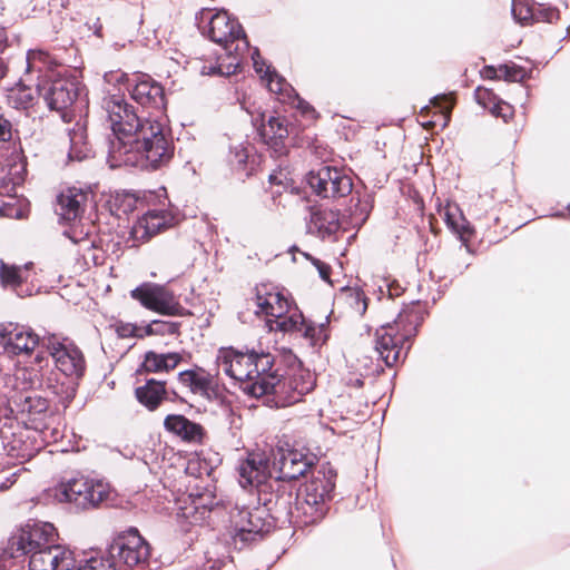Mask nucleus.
<instances>
[{
    "instance_id": "bf43d9fd",
    "label": "nucleus",
    "mask_w": 570,
    "mask_h": 570,
    "mask_svg": "<svg viewBox=\"0 0 570 570\" xmlns=\"http://www.w3.org/2000/svg\"><path fill=\"white\" fill-rule=\"evenodd\" d=\"M40 381L39 379L37 377V374H35V379H30V385L31 386H35L36 384H38Z\"/></svg>"
},
{
    "instance_id": "7ed1b4c3",
    "label": "nucleus",
    "mask_w": 570,
    "mask_h": 570,
    "mask_svg": "<svg viewBox=\"0 0 570 570\" xmlns=\"http://www.w3.org/2000/svg\"><path fill=\"white\" fill-rule=\"evenodd\" d=\"M216 364L219 371L238 382L243 392L253 397L265 396L266 389L272 386L274 357L269 353L222 347Z\"/></svg>"
},
{
    "instance_id": "2f4dec72",
    "label": "nucleus",
    "mask_w": 570,
    "mask_h": 570,
    "mask_svg": "<svg viewBox=\"0 0 570 570\" xmlns=\"http://www.w3.org/2000/svg\"><path fill=\"white\" fill-rule=\"evenodd\" d=\"M264 79L267 81V87L271 92H274L278 96V99L282 101H294L297 100V107L302 106V101L298 99L297 95L293 87L279 75L274 71H271Z\"/></svg>"
},
{
    "instance_id": "cd10ccee",
    "label": "nucleus",
    "mask_w": 570,
    "mask_h": 570,
    "mask_svg": "<svg viewBox=\"0 0 570 570\" xmlns=\"http://www.w3.org/2000/svg\"><path fill=\"white\" fill-rule=\"evenodd\" d=\"M165 383L149 380L144 386L136 389L138 401L149 410H155L165 397Z\"/></svg>"
},
{
    "instance_id": "f704fd0d",
    "label": "nucleus",
    "mask_w": 570,
    "mask_h": 570,
    "mask_svg": "<svg viewBox=\"0 0 570 570\" xmlns=\"http://www.w3.org/2000/svg\"><path fill=\"white\" fill-rule=\"evenodd\" d=\"M202 499L191 500L190 503L179 508V514L185 518L190 524H198L204 522L210 513V510L200 503Z\"/></svg>"
},
{
    "instance_id": "6e6d98bb",
    "label": "nucleus",
    "mask_w": 570,
    "mask_h": 570,
    "mask_svg": "<svg viewBox=\"0 0 570 570\" xmlns=\"http://www.w3.org/2000/svg\"><path fill=\"white\" fill-rule=\"evenodd\" d=\"M499 70L494 69L493 67H487L483 71V75L489 79H495L500 78L501 75H498Z\"/></svg>"
},
{
    "instance_id": "393cba45",
    "label": "nucleus",
    "mask_w": 570,
    "mask_h": 570,
    "mask_svg": "<svg viewBox=\"0 0 570 570\" xmlns=\"http://www.w3.org/2000/svg\"><path fill=\"white\" fill-rule=\"evenodd\" d=\"M179 383L190 393L203 397L209 396L212 377L202 368L187 370L178 374Z\"/></svg>"
},
{
    "instance_id": "aec40b11",
    "label": "nucleus",
    "mask_w": 570,
    "mask_h": 570,
    "mask_svg": "<svg viewBox=\"0 0 570 570\" xmlns=\"http://www.w3.org/2000/svg\"><path fill=\"white\" fill-rule=\"evenodd\" d=\"M259 135L264 142L277 155L286 154L285 139L288 136L286 120L279 116H269L268 120L259 127Z\"/></svg>"
},
{
    "instance_id": "72a5a7b5",
    "label": "nucleus",
    "mask_w": 570,
    "mask_h": 570,
    "mask_svg": "<svg viewBox=\"0 0 570 570\" xmlns=\"http://www.w3.org/2000/svg\"><path fill=\"white\" fill-rule=\"evenodd\" d=\"M31 264H26L23 267L16 265H8L4 262H0V279L4 287L16 288L23 281L27 279L26 272Z\"/></svg>"
},
{
    "instance_id": "a878e982",
    "label": "nucleus",
    "mask_w": 570,
    "mask_h": 570,
    "mask_svg": "<svg viewBox=\"0 0 570 570\" xmlns=\"http://www.w3.org/2000/svg\"><path fill=\"white\" fill-rule=\"evenodd\" d=\"M183 360V355L177 352L156 353L149 351L145 354L142 367L146 372H168L174 370Z\"/></svg>"
},
{
    "instance_id": "c9c22d12",
    "label": "nucleus",
    "mask_w": 570,
    "mask_h": 570,
    "mask_svg": "<svg viewBox=\"0 0 570 570\" xmlns=\"http://www.w3.org/2000/svg\"><path fill=\"white\" fill-rule=\"evenodd\" d=\"M9 99L16 105L17 108L27 109L33 104V90L24 85H18L10 90Z\"/></svg>"
},
{
    "instance_id": "dca6fc26",
    "label": "nucleus",
    "mask_w": 570,
    "mask_h": 570,
    "mask_svg": "<svg viewBox=\"0 0 570 570\" xmlns=\"http://www.w3.org/2000/svg\"><path fill=\"white\" fill-rule=\"evenodd\" d=\"M12 402L27 426L35 431L48 428V401L45 397L33 392H26L13 399Z\"/></svg>"
},
{
    "instance_id": "f03ea898",
    "label": "nucleus",
    "mask_w": 570,
    "mask_h": 570,
    "mask_svg": "<svg viewBox=\"0 0 570 570\" xmlns=\"http://www.w3.org/2000/svg\"><path fill=\"white\" fill-rule=\"evenodd\" d=\"M57 537L56 528L49 522L28 523L9 538L3 556H29V570H71L73 552L57 544Z\"/></svg>"
},
{
    "instance_id": "a211bd4d",
    "label": "nucleus",
    "mask_w": 570,
    "mask_h": 570,
    "mask_svg": "<svg viewBox=\"0 0 570 570\" xmlns=\"http://www.w3.org/2000/svg\"><path fill=\"white\" fill-rule=\"evenodd\" d=\"M239 484L246 489L248 487L259 488L266 481L274 476L269 466V460L265 453H249L248 456L238 465Z\"/></svg>"
},
{
    "instance_id": "2eb2a0df",
    "label": "nucleus",
    "mask_w": 570,
    "mask_h": 570,
    "mask_svg": "<svg viewBox=\"0 0 570 570\" xmlns=\"http://www.w3.org/2000/svg\"><path fill=\"white\" fill-rule=\"evenodd\" d=\"M131 297L154 312L166 315H178L181 306L175 295L164 286L145 283L131 291Z\"/></svg>"
},
{
    "instance_id": "8fccbe9b",
    "label": "nucleus",
    "mask_w": 570,
    "mask_h": 570,
    "mask_svg": "<svg viewBox=\"0 0 570 570\" xmlns=\"http://www.w3.org/2000/svg\"><path fill=\"white\" fill-rule=\"evenodd\" d=\"M540 17L547 22H553L559 18V12L554 8H547L539 11Z\"/></svg>"
},
{
    "instance_id": "4d7b16f0",
    "label": "nucleus",
    "mask_w": 570,
    "mask_h": 570,
    "mask_svg": "<svg viewBox=\"0 0 570 570\" xmlns=\"http://www.w3.org/2000/svg\"><path fill=\"white\" fill-rule=\"evenodd\" d=\"M236 156L238 158V163L239 164H245L246 163L247 154L245 153V150H242V151L237 153Z\"/></svg>"
},
{
    "instance_id": "7c9ffc66",
    "label": "nucleus",
    "mask_w": 570,
    "mask_h": 570,
    "mask_svg": "<svg viewBox=\"0 0 570 570\" xmlns=\"http://www.w3.org/2000/svg\"><path fill=\"white\" fill-rule=\"evenodd\" d=\"M336 299L347 305L352 313L358 316L364 315L367 309V298L358 287H343Z\"/></svg>"
},
{
    "instance_id": "4c0bfd02",
    "label": "nucleus",
    "mask_w": 570,
    "mask_h": 570,
    "mask_svg": "<svg viewBox=\"0 0 570 570\" xmlns=\"http://www.w3.org/2000/svg\"><path fill=\"white\" fill-rule=\"evenodd\" d=\"M474 97L476 102L483 108L488 109L491 112V107H494L499 102V98L487 88L478 87Z\"/></svg>"
},
{
    "instance_id": "5701e85b",
    "label": "nucleus",
    "mask_w": 570,
    "mask_h": 570,
    "mask_svg": "<svg viewBox=\"0 0 570 570\" xmlns=\"http://www.w3.org/2000/svg\"><path fill=\"white\" fill-rule=\"evenodd\" d=\"M164 425L167 431L177 435L185 442L202 443L205 438L204 428L180 414L167 415Z\"/></svg>"
},
{
    "instance_id": "4be33fe9",
    "label": "nucleus",
    "mask_w": 570,
    "mask_h": 570,
    "mask_svg": "<svg viewBox=\"0 0 570 570\" xmlns=\"http://www.w3.org/2000/svg\"><path fill=\"white\" fill-rule=\"evenodd\" d=\"M340 227L338 212L321 207L312 208L307 222L308 233L325 238L326 236L335 234Z\"/></svg>"
},
{
    "instance_id": "39448f33",
    "label": "nucleus",
    "mask_w": 570,
    "mask_h": 570,
    "mask_svg": "<svg viewBox=\"0 0 570 570\" xmlns=\"http://www.w3.org/2000/svg\"><path fill=\"white\" fill-rule=\"evenodd\" d=\"M208 37L223 47L229 59L227 63L219 62L210 72L223 76L234 75L242 63V57L249 50L242 26L226 11H219L210 18Z\"/></svg>"
},
{
    "instance_id": "9d476101",
    "label": "nucleus",
    "mask_w": 570,
    "mask_h": 570,
    "mask_svg": "<svg viewBox=\"0 0 570 570\" xmlns=\"http://www.w3.org/2000/svg\"><path fill=\"white\" fill-rule=\"evenodd\" d=\"M43 346L55 361L56 367L67 376L79 379L86 370V361L80 348L67 337L49 335L42 340Z\"/></svg>"
},
{
    "instance_id": "a18cd8bd",
    "label": "nucleus",
    "mask_w": 570,
    "mask_h": 570,
    "mask_svg": "<svg viewBox=\"0 0 570 570\" xmlns=\"http://www.w3.org/2000/svg\"><path fill=\"white\" fill-rule=\"evenodd\" d=\"M252 59H253V63H254V68H255V71L257 73L261 75V77L264 79L267 75H269L271 72V69H269V66H267L265 63V61H263L261 59V56H259V52L257 49L254 50L253 55H252Z\"/></svg>"
},
{
    "instance_id": "412c9836",
    "label": "nucleus",
    "mask_w": 570,
    "mask_h": 570,
    "mask_svg": "<svg viewBox=\"0 0 570 570\" xmlns=\"http://www.w3.org/2000/svg\"><path fill=\"white\" fill-rule=\"evenodd\" d=\"M131 97L141 106L150 107L157 110L165 107L163 87L146 75L141 76L137 83L134 86L131 90Z\"/></svg>"
},
{
    "instance_id": "bb28decb",
    "label": "nucleus",
    "mask_w": 570,
    "mask_h": 570,
    "mask_svg": "<svg viewBox=\"0 0 570 570\" xmlns=\"http://www.w3.org/2000/svg\"><path fill=\"white\" fill-rule=\"evenodd\" d=\"M287 379L291 380L292 387L295 392L289 397L287 396L288 402H299L302 397L309 393L315 386L314 375L305 368L292 370Z\"/></svg>"
},
{
    "instance_id": "f3484780",
    "label": "nucleus",
    "mask_w": 570,
    "mask_h": 570,
    "mask_svg": "<svg viewBox=\"0 0 570 570\" xmlns=\"http://www.w3.org/2000/svg\"><path fill=\"white\" fill-rule=\"evenodd\" d=\"M313 458L295 449H278L274 456L275 478L295 480L313 465Z\"/></svg>"
},
{
    "instance_id": "9b49d317",
    "label": "nucleus",
    "mask_w": 570,
    "mask_h": 570,
    "mask_svg": "<svg viewBox=\"0 0 570 570\" xmlns=\"http://www.w3.org/2000/svg\"><path fill=\"white\" fill-rule=\"evenodd\" d=\"M78 83L71 78L47 76V79L37 85V91L43 97L51 110L62 112L66 120L68 108L72 106L78 97Z\"/></svg>"
},
{
    "instance_id": "09e8293b",
    "label": "nucleus",
    "mask_w": 570,
    "mask_h": 570,
    "mask_svg": "<svg viewBox=\"0 0 570 570\" xmlns=\"http://www.w3.org/2000/svg\"><path fill=\"white\" fill-rule=\"evenodd\" d=\"M306 257L311 259L312 264L317 268L321 278L324 281H330V266L317 258L311 257L309 255H306Z\"/></svg>"
},
{
    "instance_id": "603ef678",
    "label": "nucleus",
    "mask_w": 570,
    "mask_h": 570,
    "mask_svg": "<svg viewBox=\"0 0 570 570\" xmlns=\"http://www.w3.org/2000/svg\"><path fill=\"white\" fill-rule=\"evenodd\" d=\"M156 335L155 322L147 324L145 327L137 326V337L142 338L145 336Z\"/></svg>"
},
{
    "instance_id": "de8ad7c7",
    "label": "nucleus",
    "mask_w": 570,
    "mask_h": 570,
    "mask_svg": "<svg viewBox=\"0 0 570 570\" xmlns=\"http://www.w3.org/2000/svg\"><path fill=\"white\" fill-rule=\"evenodd\" d=\"M12 137V125L0 114V141H8Z\"/></svg>"
},
{
    "instance_id": "6ab92c4d",
    "label": "nucleus",
    "mask_w": 570,
    "mask_h": 570,
    "mask_svg": "<svg viewBox=\"0 0 570 570\" xmlns=\"http://www.w3.org/2000/svg\"><path fill=\"white\" fill-rule=\"evenodd\" d=\"M174 215L167 209H151L139 218L131 228V237L137 242H146L164 228L174 224Z\"/></svg>"
},
{
    "instance_id": "49530a36",
    "label": "nucleus",
    "mask_w": 570,
    "mask_h": 570,
    "mask_svg": "<svg viewBox=\"0 0 570 570\" xmlns=\"http://www.w3.org/2000/svg\"><path fill=\"white\" fill-rule=\"evenodd\" d=\"M47 55L42 51H30L27 56L28 70L39 69L38 62L45 61Z\"/></svg>"
},
{
    "instance_id": "5fc2aeb1",
    "label": "nucleus",
    "mask_w": 570,
    "mask_h": 570,
    "mask_svg": "<svg viewBox=\"0 0 570 570\" xmlns=\"http://www.w3.org/2000/svg\"><path fill=\"white\" fill-rule=\"evenodd\" d=\"M63 235L67 236L75 244L86 239V236H77V232L73 228H71L70 230H66Z\"/></svg>"
},
{
    "instance_id": "680f3d73",
    "label": "nucleus",
    "mask_w": 570,
    "mask_h": 570,
    "mask_svg": "<svg viewBox=\"0 0 570 570\" xmlns=\"http://www.w3.org/2000/svg\"><path fill=\"white\" fill-rule=\"evenodd\" d=\"M6 569V564H2V557H0V570H4Z\"/></svg>"
},
{
    "instance_id": "3c124183",
    "label": "nucleus",
    "mask_w": 570,
    "mask_h": 570,
    "mask_svg": "<svg viewBox=\"0 0 570 570\" xmlns=\"http://www.w3.org/2000/svg\"><path fill=\"white\" fill-rule=\"evenodd\" d=\"M499 72L508 80H515L519 71L514 67L501 66Z\"/></svg>"
},
{
    "instance_id": "b1692460",
    "label": "nucleus",
    "mask_w": 570,
    "mask_h": 570,
    "mask_svg": "<svg viewBox=\"0 0 570 570\" xmlns=\"http://www.w3.org/2000/svg\"><path fill=\"white\" fill-rule=\"evenodd\" d=\"M87 194L77 188H68L57 198V214L65 220H75L83 212Z\"/></svg>"
},
{
    "instance_id": "13d9d810",
    "label": "nucleus",
    "mask_w": 570,
    "mask_h": 570,
    "mask_svg": "<svg viewBox=\"0 0 570 570\" xmlns=\"http://www.w3.org/2000/svg\"><path fill=\"white\" fill-rule=\"evenodd\" d=\"M6 75V67L3 62L0 60V78L4 77Z\"/></svg>"
},
{
    "instance_id": "f257e3e1",
    "label": "nucleus",
    "mask_w": 570,
    "mask_h": 570,
    "mask_svg": "<svg viewBox=\"0 0 570 570\" xmlns=\"http://www.w3.org/2000/svg\"><path fill=\"white\" fill-rule=\"evenodd\" d=\"M112 131L107 161L111 168L121 166L157 169L174 155V144L163 121L137 114L134 106L120 97L104 101Z\"/></svg>"
},
{
    "instance_id": "a19ab883",
    "label": "nucleus",
    "mask_w": 570,
    "mask_h": 570,
    "mask_svg": "<svg viewBox=\"0 0 570 570\" xmlns=\"http://www.w3.org/2000/svg\"><path fill=\"white\" fill-rule=\"evenodd\" d=\"M431 104H432L433 108H436L438 111L440 112V115L443 117V119H444L443 125H445L446 121L449 120V115H450V111L452 108L451 98L446 95L435 96L431 100Z\"/></svg>"
},
{
    "instance_id": "473e14b6",
    "label": "nucleus",
    "mask_w": 570,
    "mask_h": 570,
    "mask_svg": "<svg viewBox=\"0 0 570 570\" xmlns=\"http://www.w3.org/2000/svg\"><path fill=\"white\" fill-rule=\"evenodd\" d=\"M271 377L273 379L271 382L272 386L266 389L265 395L273 394L275 396L276 404L279 406H288L294 404L295 402L287 401V396L289 397L295 393L292 387L291 380H281L273 371H271Z\"/></svg>"
},
{
    "instance_id": "0e129e2a",
    "label": "nucleus",
    "mask_w": 570,
    "mask_h": 570,
    "mask_svg": "<svg viewBox=\"0 0 570 570\" xmlns=\"http://www.w3.org/2000/svg\"><path fill=\"white\" fill-rule=\"evenodd\" d=\"M36 361H37V362H40V361H41V357L38 355V356L36 357Z\"/></svg>"
},
{
    "instance_id": "e2e57ef3",
    "label": "nucleus",
    "mask_w": 570,
    "mask_h": 570,
    "mask_svg": "<svg viewBox=\"0 0 570 570\" xmlns=\"http://www.w3.org/2000/svg\"><path fill=\"white\" fill-rule=\"evenodd\" d=\"M426 110H429V107H423V109L421 110V114H423Z\"/></svg>"
},
{
    "instance_id": "4468645a",
    "label": "nucleus",
    "mask_w": 570,
    "mask_h": 570,
    "mask_svg": "<svg viewBox=\"0 0 570 570\" xmlns=\"http://www.w3.org/2000/svg\"><path fill=\"white\" fill-rule=\"evenodd\" d=\"M39 343V335L29 326L12 322L0 324V347L10 357L28 356Z\"/></svg>"
},
{
    "instance_id": "e433bc0d",
    "label": "nucleus",
    "mask_w": 570,
    "mask_h": 570,
    "mask_svg": "<svg viewBox=\"0 0 570 570\" xmlns=\"http://www.w3.org/2000/svg\"><path fill=\"white\" fill-rule=\"evenodd\" d=\"M71 570H117L116 564L107 558L91 557L83 563L75 567Z\"/></svg>"
},
{
    "instance_id": "1a4fd4ad",
    "label": "nucleus",
    "mask_w": 570,
    "mask_h": 570,
    "mask_svg": "<svg viewBox=\"0 0 570 570\" xmlns=\"http://www.w3.org/2000/svg\"><path fill=\"white\" fill-rule=\"evenodd\" d=\"M149 546L136 529L118 535L109 547V556L119 570H147Z\"/></svg>"
},
{
    "instance_id": "864d4df0",
    "label": "nucleus",
    "mask_w": 570,
    "mask_h": 570,
    "mask_svg": "<svg viewBox=\"0 0 570 570\" xmlns=\"http://www.w3.org/2000/svg\"><path fill=\"white\" fill-rule=\"evenodd\" d=\"M446 220H448V224L453 228V230H455L461 236L465 235L469 232V228H468V226H465L464 223H462L461 225L456 224L451 218V215L449 213L446 214Z\"/></svg>"
},
{
    "instance_id": "c756f323",
    "label": "nucleus",
    "mask_w": 570,
    "mask_h": 570,
    "mask_svg": "<svg viewBox=\"0 0 570 570\" xmlns=\"http://www.w3.org/2000/svg\"><path fill=\"white\" fill-rule=\"evenodd\" d=\"M24 181L23 167L21 165H13L0 169V195L14 196L17 188Z\"/></svg>"
},
{
    "instance_id": "58836bf2",
    "label": "nucleus",
    "mask_w": 570,
    "mask_h": 570,
    "mask_svg": "<svg viewBox=\"0 0 570 570\" xmlns=\"http://www.w3.org/2000/svg\"><path fill=\"white\" fill-rule=\"evenodd\" d=\"M512 14L520 23L527 24L532 19L533 11L530 7L522 3V0H513Z\"/></svg>"
},
{
    "instance_id": "20e7f679",
    "label": "nucleus",
    "mask_w": 570,
    "mask_h": 570,
    "mask_svg": "<svg viewBox=\"0 0 570 570\" xmlns=\"http://www.w3.org/2000/svg\"><path fill=\"white\" fill-rule=\"evenodd\" d=\"M255 314L266 318L269 331L299 333L314 341L323 325L307 323L302 312L282 292L262 285L256 288Z\"/></svg>"
},
{
    "instance_id": "79ce46f5",
    "label": "nucleus",
    "mask_w": 570,
    "mask_h": 570,
    "mask_svg": "<svg viewBox=\"0 0 570 570\" xmlns=\"http://www.w3.org/2000/svg\"><path fill=\"white\" fill-rule=\"evenodd\" d=\"M156 335H176L179 332V323L166 322V321H154Z\"/></svg>"
},
{
    "instance_id": "6e6552de",
    "label": "nucleus",
    "mask_w": 570,
    "mask_h": 570,
    "mask_svg": "<svg viewBox=\"0 0 570 570\" xmlns=\"http://www.w3.org/2000/svg\"><path fill=\"white\" fill-rule=\"evenodd\" d=\"M109 495V485L100 480L86 478L71 479L59 483L53 490V497L59 502L75 504L79 509L97 507Z\"/></svg>"
},
{
    "instance_id": "c85d7f7f",
    "label": "nucleus",
    "mask_w": 570,
    "mask_h": 570,
    "mask_svg": "<svg viewBox=\"0 0 570 570\" xmlns=\"http://www.w3.org/2000/svg\"><path fill=\"white\" fill-rule=\"evenodd\" d=\"M70 160H82L87 157L89 149L87 148L86 128L82 124L77 122L72 128L68 129Z\"/></svg>"
},
{
    "instance_id": "c03bdc74",
    "label": "nucleus",
    "mask_w": 570,
    "mask_h": 570,
    "mask_svg": "<svg viewBox=\"0 0 570 570\" xmlns=\"http://www.w3.org/2000/svg\"><path fill=\"white\" fill-rule=\"evenodd\" d=\"M115 332L121 338L137 337V325L131 323H116L114 325Z\"/></svg>"
},
{
    "instance_id": "f8f14e48",
    "label": "nucleus",
    "mask_w": 570,
    "mask_h": 570,
    "mask_svg": "<svg viewBox=\"0 0 570 570\" xmlns=\"http://www.w3.org/2000/svg\"><path fill=\"white\" fill-rule=\"evenodd\" d=\"M307 183L313 191L323 198L344 197L353 188L352 178L347 174L330 166L309 171Z\"/></svg>"
},
{
    "instance_id": "052dcab7",
    "label": "nucleus",
    "mask_w": 570,
    "mask_h": 570,
    "mask_svg": "<svg viewBox=\"0 0 570 570\" xmlns=\"http://www.w3.org/2000/svg\"><path fill=\"white\" fill-rule=\"evenodd\" d=\"M276 179H277V176H275V175H271V176H269V181H271L272 184L276 183Z\"/></svg>"
},
{
    "instance_id": "ea45409f",
    "label": "nucleus",
    "mask_w": 570,
    "mask_h": 570,
    "mask_svg": "<svg viewBox=\"0 0 570 570\" xmlns=\"http://www.w3.org/2000/svg\"><path fill=\"white\" fill-rule=\"evenodd\" d=\"M137 199L131 194L117 195L115 197L114 206L118 212L128 214L136 208Z\"/></svg>"
},
{
    "instance_id": "0eeeda50",
    "label": "nucleus",
    "mask_w": 570,
    "mask_h": 570,
    "mask_svg": "<svg viewBox=\"0 0 570 570\" xmlns=\"http://www.w3.org/2000/svg\"><path fill=\"white\" fill-rule=\"evenodd\" d=\"M335 473L331 469L318 470L296 500V510L305 518V523L321 520L326 511L325 501L331 498L335 488Z\"/></svg>"
},
{
    "instance_id": "ddd939ff",
    "label": "nucleus",
    "mask_w": 570,
    "mask_h": 570,
    "mask_svg": "<svg viewBox=\"0 0 570 570\" xmlns=\"http://www.w3.org/2000/svg\"><path fill=\"white\" fill-rule=\"evenodd\" d=\"M234 538L243 542H250L256 537L269 531L271 521L264 507L236 508L230 514Z\"/></svg>"
},
{
    "instance_id": "37998d69",
    "label": "nucleus",
    "mask_w": 570,
    "mask_h": 570,
    "mask_svg": "<svg viewBox=\"0 0 570 570\" xmlns=\"http://www.w3.org/2000/svg\"><path fill=\"white\" fill-rule=\"evenodd\" d=\"M491 114L495 117H501L507 122L513 116V108L500 99L494 107H491Z\"/></svg>"
},
{
    "instance_id": "423d86ee",
    "label": "nucleus",
    "mask_w": 570,
    "mask_h": 570,
    "mask_svg": "<svg viewBox=\"0 0 570 570\" xmlns=\"http://www.w3.org/2000/svg\"><path fill=\"white\" fill-rule=\"evenodd\" d=\"M421 320L419 307L413 305L403 309L395 320L402 333L394 335V328L390 325L376 331L374 348L387 366H393L400 358L406 356L409 346L404 347V343L416 332Z\"/></svg>"
}]
</instances>
